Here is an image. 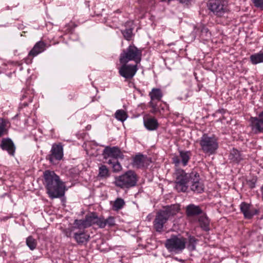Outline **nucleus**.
<instances>
[{"mask_svg": "<svg viewBox=\"0 0 263 263\" xmlns=\"http://www.w3.org/2000/svg\"><path fill=\"white\" fill-rule=\"evenodd\" d=\"M44 178L47 193L50 198H60L64 195V183L53 171H45L44 173Z\"/></svg>", "mask_w": 263, "mask_h": 263, "instance_id": "f257e3e1", "label": "nucleus"}, {"mask_svg": "<svg viewBox=\"0 0 263 263\" xmlns=\"http://www.w3.org/2000/svg\"><path fill=\"white\" fill-rule=\"evenodd\" d=\"M179 208L176 205H172L157 212L153 222L154 227L158 232L163 231L164 224L170 217L176 215L179 211Z\"/></svg>", "mask_w": 263, "mask_h": 263, "instance_id": "f03ea898", "label": "nucleus"}, {"mask_svg": "<svg viewBox=\"0 0 263 263\" xmlns=\"http://www.w3.org/2000/svg\"><path fill=\"white\" fill-rule=\"evenodd\" d=\"M138 180L136 173L132 170L128 171L123 174L115 178L114 184L122 189H129L136 185Z\"/></svg>", "mask_w": 263, "mask_h": 263, "instance_id": "7ed1b4c3", "label": "nucleus"}, {"mask_svg": "<svg viewBox=\"0 0 263 263\" xmlns=\"http://www.w3.org/2000/svg\"><path fill=\"white\" fill-rule=\"evenodd\" d=\"M186 239L181 235H172L166 240L165 247L170 252L181 253L186 248Z\"/></svg>", "mask_w": 263, "mask_h": 263, "instance_id": "20e7f679", "label": "nucleus"}, {"mask_svg": "<svg viewBox=\"0 0 263 263\" xmlns=\"http://www.w3.org/2000/svg\"><path fill=\"white\" fill-rule=\"evenodd\" d=\"M141 57L142 50L134 45H130L120 54L119 61L120 63H128L134 61L138 64L141 61Z\"/></svg>", "mask_w": 263, "mask_h": 263, "instance_id": "39448f33", "label": "nucleus"}, {"mask_svg": "<svg viewBox=\"0 0 263 263\" xmlns=\"http://www.w3.org/2000/svg\"><path fill=\"white\" fill-rule=\"evenodd\" d=\"M175 188L178 192H185L192 178V172L186 173L183 170H178L176 173Z\"/></svg>", "mask_w": 263, "mask_h": 263, "instance_id": "423d86ee", "label": "nucleus"}, {"mask_svg": "<svg viewBox=\"0 0 263 263\" xmlns=\"http://www.w3.org/2000/svg\"><path fill=\"white\" fill-rule=\"evenodd\" d=\"M199 144L201 150L205 154L213 155L218 148V143L216 137L203 134L200 138Z\"/></svg>", "mask_w": 263, "mask_h": 263, "instance_id": "0eeeda50", "label": "nucleus"}, {"mask_svg": "<svg viewBox=\"0 0 263 263\" xmlns=\"http://www.w3.org/2000/svg\"><path fill=\"white\" fill-rule=\"evenodd\" d=\"M208 7L218 17L224 16L229 11L228 2L226 0H209Z\"/></svg>", "mask_w": 263, "mask_h": 263, "instance_id": "6e6552de", "label": "nucleus"}, {"mask_svg": "<svg viewBox=\"0 0 263 263\" xmlns=\"http://www.w3.org/2000/svg\"><path fill=\"white\" fill-rule=\"evenodd\" d=\"M120 63L122 65L119 69L120 75L126 79L133 78L138 70L137 64H128L127 63Z\"/></svg>", "mask_w": 263, "mask_h": 263, "instance_id": "1a4fd4ad", "label": "nucleus"}, {"mask_svg": "<svg viewBox=\"0 0 263 263\" xmlns=\"http://www.w3.org/2000/svg\"><path fill=\"white\" fill-rule=\"evenodd\" d=\"M46 49V44L44 42L42 41L37 42L28 53V57L24 59L25 62L27 64L31 63L32 59L44 52Z\"/></svg>", "mask_w": 263, "mask_h": 263, "instance_id": "9d476101", "label": "nucleus"}, {"mask_svg": "<svg viewBox=\"0 0 263 263\" xmlns=\"http://www.w3.org/2000/svg\"><path fill=\"white\" fill-rule=\"evenodd\" d=\"M192 178L191 180L190 186L191 191L197 194L204 192V185L201 180L199 174L195 171L192 172Z\"/></svg>", "mask_w": 263, "mask_h": 263, "instance_id": "9b49d317", "label": "nucleus"}, {"mask_svg": "<svg viewBox=\"0 0 263 263\" xmlns=\"http://www.w3.org/2000/svg\"><path fill=\"white\" fill-rule=\"evenodd\" d=\"M250 122L251 129L255 134L263 133V110L257 117H251Z\"/></svg>", "mask_w": 263, "mask_h": 263, "instance_id": "f8f14e48", "label": "nucleus"}, {"mask_svg": "<svg viewBox=\"0 0 263 263\" xmlns=\"http://www.w3.org/2000/svg\"><path fill=\"white\" fill-rule=\"evenodd\" d=\"M103 155L105 159L111 157L118 160V159H123L124 157L122 152L117 146H106L103 151Z\"/></svg>", "mask_w": 263, "mask_h": 263, "instance_id": "ddd939ff", "label": "nucleus"}, {"mask_svg": "<svg viewBox=\"0 0 263 263\" xmlns=\"http://www.w3.org/2000/svg\"><path fill=\"white\" fill-rule=\"evenodd\" d=\"M179 156H175L172 158L173 163L175 166H178L180 163L183 166L187 165L188 162L191 157V152L190 151H179Z\"/></svg>", "mask_w": 263, "mask_h": 263, "instance_id": "4468645a", "label": "nucleus"}, {"mask_svg": "<svg viewBox=\"0 0 263 263\" xmlns=\"http://www.w3.org/2000/svg\"><path fill=\"white\" fill-rule=\"evenodd\" d=\"M193 34L195 35V37L198 36L203 40H208L211 36L209 29L202 24H198L194 27Z\"/></svg>", "mask_w": 263, "mask_h": 263, "instance_id": "2eb2a0df", "label": "nucleus"}, {"mask_svg": "<svg viewBox=\"0 0 263 263\" xmlns=\"http://www.w3.org/2000/svg\"><path fill=\"white\" fill-rule=\"evenodd\" d=\"M49 155V160L52 162L54 160H61L63 157V148L61 144H53Z\"/></svg>", "mask_w": 263, "mask_h": 263, "instance_id": "dca6fc26", "label": "nucleus"}, {"mask_svg": "<svg viewBox=\"0 0 263 263\" xmlns=\"http://www.w3.org/2000/svg\"><path fill=\"white\" fill-rule=\"evenodd\" d=\"M0 147L4 151H6L8 154L13 156L15 154V146L12 140L9 138H3L0 144Z\"/></svg>", "mask_w": 263, "mask_h": 263, "instance_id": "f3484780", "label": "nucleus"}, {"mask_svg": "<svg viewBox=\"0 0 263 263\" xmlns=\"http://www.w3.org/2000/svg\"><path fill=\"white\" fill-rule=\"evenodd\" d=\"M252 205L246 202H242L240 204V211L243 213L246 219H250L257 213V210H253L252 209Z\"/></svg>", "mask_w": 263, "mask_h": 263, "instance_id": "a211bd4d", "label": "nucleus"}, {"mask_svg": "<svg viewBox=\"0 0 263 263\" xmlns=\"http://www.w3.org/2000/svg\"><path fill=\"white\" fill-rule=\"evenodd\" d=\"M147 160L146 156L142 154L137 155L133 158L132 165L133 167L141 168L145 166Z\"/></svg>", "mask_w": 263, "mask_h": 263, "instance_id": "6ab92c4d", "label": "nucleus"}, {"mask_svg": "<svg viewBox=\"0 0 263 263\" xmlns=\"http://www.w3.org/2000/svg\"><path fill=\"white\" fill-rule=\"evenodd\" d=\"M100 218L94 212L86 215L85 219L88 227H90L93 224H97L99 227Z\"/></svg>", "mask_w": 263, "mask_h": 263, "instance_id": "aec40b11", "label": "nucleus"}, {"mask_svg": "<svg viewBox=\"0 0 263 263\" xmlns=\"http://www.w3.org/2000/svg\"><path fill=\"white\" fill-rule=\"evenodd\" d=\"M202 213V210L198 205L193 204L188 205L186 208V213L187 216H194Z\"/></svg>", "mask_w": 263, "mask_h": 263, "instance_id": "412c9836", "label": "nucleus"}, {"mask_svg": "<svg viewBox=\"0 0 263 263\" xmlns=\"http://www.w3.org/2000/svg\"><path fill=\"white\" fill-rule=\"evenodd\" d=\"M89 235L84 231L74 233L73 235L74 240L79 245H82L84 243L87 242L89 240Z\"/></svg>", "mask_w": 263, "mask_h": 263, "instance_id": "4be33fe9", "label": "nucleus"}, {"mask_svg": "<svg viewBox=\"0 0 263 263\" xmlns=\"http://www.w3.org/2000/svg\"><path fill=\"white\" fill-rule=\"evenodd\" d=\"M144 126L149 130H156L158 126L157 120L154 118H149L144 121Z\"/></svg>", "mask_w": 263, "mask_h": 263, "instance_id": "5701e85b", "label": "nucleus"}, {"mask_svg": "<svg viewBox=\"0 0 263 263\" xmlns=\"http://www.w3.org/2000/svg\"><path fill=\"white\" fill-rule=\"evenodd\" d=\"M115 225V218L112 216H109L107 219H104L103 217L100 218V228H104L106 226L111 227Z\"/></svg>", "mask_w": 263, "mask_h": 263, "instance_id": "b1692460", "label": "nucleus"}, {"mask_svg": "<svg viewBox=\"0 0 263 263\" xmlns=\"http://www.w3.org/2000/svg\"><path fill=\"white\" fill-rule=\"evenodd\" d=\"M229 158L232 161L237 163H238L243 159L240 152L235 148H233L231 151Z\"/></svg>", "mask_w": 263, "mask_h": 263, "instance_id": "393cba45", "label": "nucleus"}, {"mask_svg": "<svg viewBox=\"0 0 263 263\" xmlns=\"http://www.w3.org/2000/svg\"><path fill=\"white\" fill-rule=\"evenodd\" d=\"M198 242V240L194 236L190 235L188 237L187 241H186V247L189 251H194L196 249V245Z\"/></svg>", "mask_w": 263, "mask_h": 263, "instance_id": "a878e982", "label": "nucleus"}, {"mask_svg": "<svg viewBox=\"0 0 263 263\" xmlns=\"http://www.w3.org/2000/svg\"><path fill=\"white\" fill-rule=\"evenodd\" d=\"M98 176L102 179H105L110 176L109 171L105 165L100 164L99 165Z\"/></svg>", "mask_w": 263, "mask_h": 263, "instance_id": "bb28decb", "label": "nucleus"}, {"mask_svg": "<svg viewBox=\"0 0 263 263\" xmlns=\"http://www.w3.org/2000/svg\"><path fill=\"white\" fill-rule=\"evenodd\" d=\"M200 227L205 231L210 230V220L205 216H201L199 218Z\"/></svg>", "mask_w": 263, "mask_h": 263, "instance_id": "cd10ccee", "label": "nucleus"}, {"mask_svg": "<svg viewBox=\"0 0 263 263\" xmlns=\"http://www.w3.org/2000/svg\"><path fill=\"white\" fill-rule=\"evenodd\" d=\"M149 96L152 101H160L163 95L160 89L153 88L152 91L149 92Z\"/></svg>", "mask_w": 263, "mask_h": 263, "instance_id": "c85d7f7f", "label": "nucleus"}, {"mask_svg": "<svg viewBox=\"0 0 263 263\" xmlns=\"http://www.w3.org/2000/svg\"><path fill=\"white\" fill-rule=\"evenodd\" d=\"M250 60L252 63L254 65L263 62V52L260 51L251 55Z\"/></svg>", "mask_w": 263, "mask_h": 263, "instance_id": "c756f323", "label": "nucleus"}, {"mask_svg": "<svg viewBox=\"0 0 263 263\" xmlns=\"http://www.w3.org/2000/svg\"><path fill=\"white\" fill-rule=\"evenodd\" d=\"M73 224L74 225V229H78L79 230L85 229L88 228L85 219H76L74 221Z\"/></svg>", "mask_w": 263, "mask_h": 263, "instance_id": "7c9ffc66", "label": "nucleus"}, {"mask_svg": "<svg viewBox=\"0 0 263 263\" xmlns=\"http://www.w3.org/2000/svg\"><path fill=\"white\" fill-rule=\"evenodd\" d=\"M115 117L118 120L124 122L126 120L128 116L124 110L119 109L116 111Z\"/></svg>", "mask_w": 263, "mask_h": 263, "instance_id": "2f4dec72", "label": "nucleus"}, {"mask_svg": "<svg viewBox=\"0 0 263 263\" xmlns=\"http://www.w3.org/2000/svg\"><path fill=\"white\" fill-rule=\"evenodd\" d=\"M125 203L124 200L121 198H117L112 205V209L115 211H118L123 208Z\"/></svg>", "mask_w": 263, "mask_h": 263, "instance_id": "473e14b6", "label": "nucleus"}, {"mask_svg": "<svg viewBox=\"0 0 263 263\" xmlns=\"http://www.w3.org/2000/svg\"><path fill=\"white\" fill-rule=\"evenodd\" d=\"M26 245L31 250H34L37 246L36 240L32 236H29L26 238Z\"/></svg>", "mask_w": 263, "mask_h": 263, "instance_id": "72a5a7b5", "label": "nucleus"}, {"mask_svg": "<svg viewBox=\"0 0 263 263\" xmlns=\"http://www.w3.org/2000/svg\"><path fill=\"white\" fill-rule=\"evenodd\" d=\"M108 163L109 164H112L113 171L115 172H118L122 170V166L118 160L114 162L112 161L111 160H109Z\"/></svg>", "mask_w": 263, "mask_h": 263, "instance_id": "f704fd0d", "label": "nucleus"}, {"mask_svg": "<svg viewBox=\"0 0 263 263\" xmlns=\"http://www.w3.org/2000/svg\"><path fill=\"white\" fill-rule=\"evenodd\" d=\"M122 34H123L125 39L127 41H130L132 39L133 36V29L128 28L125 29L124 30L121 31Z\"/></svg>", "mask_w": 263, "mask_h": 263, "instance_id": "c9c22d12", "label": "nucleus"}, {"mask_svg": "<svg viewBox=\"0 0 263 263\" xmlns=\"http://www.w3.org/2000/svg\"><path fill=\"white\" fill-rule=\"evenodd\" d=\"M6 124L7 122L5 119L0 118V138L6 132Z\"/></svg>", "mask_w": 263, "mask_h": 263, "instance_id": "e433bc0d", "label": "nucleus"}, {"mask_svg": "<svg viewBox=\"0 0 263 263\" xmlns=\"http://www.w3.org/2000/svg\"><path fill=\"white\" fill-rule=\"evenodd\" d=\"M254 6L263 10V0H251Z\"/></svg>", "mask_w": 263, "mask_h": 263, "instance_id": "4c0bfd02", "label": "nucleus"}, {"mask_svg": "<svg viewBox=\"0 0 263 263\" xmlns=\"http://www.w3.org/2000/svg\"><path fill=\"white\" fill-rule=\"evenodd\" d=\"M74 228L72 227L71 228L65 229L63 231V233L65 236L67 237H70L71 236V234L72 231L74 230Z\"/></svg>", "mask_w": 263, "mask_h": 263, "instance_id": "58836bf2", "label": "nucleus"}, {"mask_svg": "<svg viewBox=\"0 0 263 263\" xmlns=\"http://www.w3.org/2000/svg\"><path fill=\"white\" fill-rule=\"evenodd\" d=\"M255 182H256L255 180H254V179H252V180H249L248 182V183L251 189H253V188L255 187Z\"/></svg>", "mask_w": 263, "mask_h": 263, "instance_id": "ea45409f", "label": "nucleus"}, {"mask_svg": "<svg viewBox=\"0 0 263 263\" xmlns=\"http://www.w3.org/2000/svg\"><path fill=\"white\" fill-rule=\"evenodd\" d=\"M149 106L153 108L157 106V105L154 102V101H151L149 103Z\"/></svg>", "mask_w": 263, "mask_h": 263, "instance_id": "a19ab883", "label": "nucleus"}, {"mask_svg": "<svg viewBox=\"0 0 263 263\" xmlns=\"http://www.w3.org/2000/svg\"><path fill=\"white\" fill-rule=\"evenodd\" d=\"M180 3L187 4L191 0H178Z\"/></svg>", "mask_w": 263, "mask_h": 263, "instance_id": "79ce46f5", "label": "nucleus"}, {"mask_svg": "<svg viewBox=\"0 0 263 263\" xmlns=\"http://www.w3.org/2000/svg\"><path fill=\"white\" fill-rule=\"evenodd\" d=\"M158 108L156 106V107H155V108H152V109L151 110V112L152 113H154L155 114V113L157 112L158 111Z\"/></svg>", "mask_w": 263, "mask_h": 263, "instance_id": "37998d69", "label": "nucleus"}, {"mask_svg": "<svg viewBox=\"0 0 263 263\" xmlns=\"http://www.w3.org/2000/svg\"><path fill=\"white\" fill-rule=\"evenodd\" d=\"M25 97V96H23L22 98H24Z\"/></svg>", "mask_w": 263, "mask_h": 263, "instance_id": "c03bdc74", "label": "nucleus"}]
</instances>
